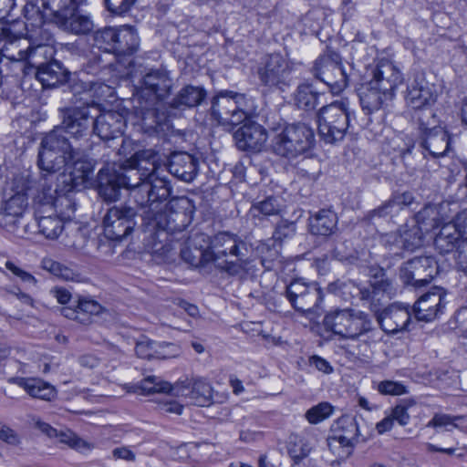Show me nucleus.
<instances>
[{
  "label": "nucleus",
  "instance_id": "f257e3e1",
  "mask_svg": "<svg viewBox=\"0 0 467 467\" xmlns=\"http://www.w3.org/2000/svg\"><path fill=\"white\" fill-rule=\"evenodd\" d=\"M161 155L154 150L135 152L116 171L130 198L141 211L145 232L154 235L159 232L174 234L183 231L192 221L193 205L187 197H174L170 181L161 172Z\"/></svg>",
  "mask_w": 467,
  "mask_h": 467
},
{
  "label": "nucleus",
  "instance_id": "f03ea898",
  "mask_svg": "<svg viewBox=\"0 0 467 467\" xmlns=\"http://www.w3.org/2000/svg\"><path fill=\"white\" fill-rule=\"evenodd\" d=\"M249 252L247 243L240 236L221 232L212 236L204 259L210 264H217L221 270L230 275H243L248 273L252 263Z\"/></svg>",
  "mask_w": 467,
  "mask_h": 467
},
{
  "label": "nucleus",
  "instance_id": "7ed1b4c3",
  "mask_svg": "<svg viewBox=\"0 0 467 467\" xmlns=\"http://www.w3.org/2000/svg\"><path fill=\"white\" fill-rule=\"evenodd\" d=\"M323 326L327 331L343 339L359 340L364 337L363 341L368 345L381 339L380 333L373 327L370 318L350 308L330 310L324 317Z\"/></svg>",
  "mask_w": 467,
  "mask_h": 467
},
{
  "label": "nucleus",
  "instance_id": "20e7f679",
  "mask_svg": "<svg viewBox=\"0 0 467 467\" xmlns=\"http://www.w3.org/2000/svg\"><path fill=\"white\" fill-rule=\"evenodd\" d=\"M294 64L281 53L260 58L254 68L258 85L268 92H284L293 84Z\"/></svg>",
  "mask_w": 467,
  "mask_h": 467
},
{
  "label": "nucleus",
  "instance_id": "39448f33",
  "mask_svg": "<svg viewBox=\"0 0 467 467\" xmlns=\"http://www.w3.org/2000/svg\"><path fill=\"white\" fill-rule=\"evenodd\" d=\"M314 142L313 130L305 123H297L276 130L271 139V148L275 154L291 160L310 150Z\"/></svg>",
  "mask_w": 467,
  "mask_h": 467
},
{
  "label": "nucleus",
  "instance_id": "423d86ee",
  "mask_svg": "<svg viewBox=\"0 0 467 467\" xmlns=\"http://www.w3.org/2000/svg\"><path fill=\"white\" fill-rule=\"evenodd\" d=\"M353 112L347 99H340L320 109L317 129L320 139L328 144L341 141L351 127Z\"/></svg>",
  "mask_w": 467,
  "mask_h": 467
},
{
  "label": "nucleus",
  "instance_id": "0eeeda50",
  "mask_svg": "<svg viewBox=\"0 0 467 467\" xmlns=\"http://www.w3.org/2000/svg\"><path fill=\"white\" fill-rule=\"evenodd\" d=\"M21 47L25 50L26 57L20 61L26 62L28 67L36 69V77L44 88L56 87L66 79L65 70L58 61L53 60L45 63L40 60L41 57H51L52 48L46 45L31 47L26 39H24Z\"/></svg>",
  "mask_w": 467,
  "mask_h": 467
},
{
  "label": "nucleus",
  "instance_id": "6e6552de",
  "mask_svg": "<svg viewBox=\"0 0 467 467\" xmlns=\"http://www.w3.org/2000/svg\"><path fill=\"white\" fill-rule=\"evenodd\" d=\"M249 114L244 94L223 90L212 100L211 115L222 126L241 124L247 119Z\"/></svg>",
  "mask_w": 467,
  "mask_h": 467
},
{
  "label": "nucleus",
  "instance_id": "1a4fd4ad",
  "mask_svg": "<svg viewBox=\"0 0 467 467\" xmlns=\"http://www.w3.org/2000/svg\"><path fill=\"white\" fill-rule=\"evenodd\" d=\"M312 73L317 79L329 87L333 93L337 94L348 87V77L341 57L334 50L327 49L315 60Z\"/></svg>",
  "mask_w": 467,
  "mask_h": 467
},
{
  "label": "nucleus",
  "instance_id": "9d476101",
  "mask_svg": "<svg viewBox=\"0 0 467 467\" xmlns=\"http://www.w3.org/2000/svg\"><path fill=\"white\" fill-rule=\"evenodd\" d=\"M29 178L17 175L12 182L13 194L4 201L0 208V227L13 230L27 207Z\"/></svg>",
  "mask_w": 467,
  "mask_h": 467
},
{
  "label": "nucleus",
  "instance_id": "9b49d317",
  "mask_svg": "<svg viewBox=\"0 0 467 467\" xmlns=\"http://www.w3.org/2000/svg\"><path fill=\"white\" fill-rule=\"evenodd\" d=\"M141 211L136 205H119L109 208L103 217L104 234L110 240H121L130 235L137 223L135 218L140 216Z\"/></svg>",
  "mask_w": 467,
  "mask_h": 467
},
{
  "label": "nucleus",
  "instance_id": "f8f14e48",
  "mask_svg": "<svg viewBox=\"0 0 467 467\" xmlns=\"http://www.w3.org/2000/svg\"><path fill=\"white\" fill-rule=\"evenodd\" d=\"M285 296L292 307L300 313H313L323 301L321 288L316 283L295 279L286 287Z\"/></svg>",
  "mask_w": 467,
  "mask_h": 467
},
{
  "label": "nucleus",
  "instance_id": "ddd939ff",
  "mask_svg": "<svg viewBox=\"0 0 467 467\" xmlns=\"http://www.w3.org/2000/svg\"><path fill=\"white\" fill-rule=\"evenodd\" d=\"M437 99L436 87L426 79L425 73L420 70L413 71L408 78L404 95L406 106L412 111L421 108L433 107Z\"/></svg>",
  "mask_w": 467,
  "mask_h": 467
},
{
  "label": "nucleus",
  "instance_id": "4468645a",
  "mask_svg": "<svg viewBox=\"0 0 467 467\" xmlns=\"http://www.w3.org/2000/svg\"><path fill=\"white\" fill-rule=\"evenodd\" d=\"M77 3L53 2L57 4L55 24L73 34L85 35L93 29L94 24L88 15L78 10Z\"/></svg>",
  "mask_w": 467,
  "mask_h": 467
},
{
  "label": "nucleus",
  "instance_id": "2eb2a0df",
  "mask_svg": "<svg viewBox=\"0 0 467 467\" xmlns=\"http://www.w3.org/2000/svg\"><path fill=\"white\" fill-rule=\"evenodd\" d=\"M383 331L388 334L410 330L411 311L409 305L393 303L384 308L377 317Z\"/></svg>",
  "mask_w": 467,
  "mask_h": 467
},
{
  "label": "nucleus",
  "instance_id": "dca6fc26",
  "mask_svg": "<svg viewBox=\"0 0 467 467\" xmlns=\"http://www.w3.org/2000/svg\"><path fill=\"white\" fill-rule=\"evenodd\" d=\"M441 288H434L422 295L413 305V313L419 321L432 322L443 314L446 300Z\"/></svg>",
  "mask_w": 467,
  "mask_h": 467
},
{
  "label": "nucleus",
  "instance_id": "f3484780",
  "mask_svg": "<svg viewBox=\"0 0 467 467\" xmlns=\"http://www.w3.org/2000/svg\"><path fill=\"white\" fill-rule=\"evenodd\" d=\"M434 265L431 257H415L400 268V278L406 285H425L434 276Z\"/></svg>",
  "mask_w": 467,
  "mask_h": 467
},
{
  "label": "nucleus",
  "instance_id": "a211bd4d",
  "mask_svg": "<svg viewBox=\"0 0 467 467\" xmlns=\"http://www.w3.org/2000/svg\"><path fill=\"white\" fill-rule=\"evenodd\" d=\"M91 109L98 111V109L89 104L66 109L63 120L64 127L62 128L67 134L75 138L88 134L94 119Z\"/></svg>",
  "mask_w": 467,
  "mask_h": 467
},
{
  "label": "nucleus",
  "instance_id": "6ab92c4d",
  "mask_svg": "<svg viewBox=\"0 0 467 467\" xmlns=\"http://www.w3.org/2000/svg\"><path fill=\"white\" fill-rule=\"evenodd\" d=\"M244 121L234 134L237 148L244 151H260L267 140L265 129L248 119Z\"/></svg>",
  "mask_w": 467,
  "mask_h": 467
},
{
  "label": "nucleus",
  "instance_id": "aec40b11",
  "mask_svg": "<svg viewBox=\"0 0 467 467\" xmlns=\"http://www.w3.org/2000/svg\"><path fill=\"white\" fill-rule=\"evenodd\" d=\"M29 186L32 188L28 191L33 199L35 212L40 209L42 211H52L54 201L58 191L55 185L56 176L53 174H44L37 182L29 179Z\"/></svg>",
  "mask_w": 467,
  "mask_h": 467
},
{
  "label": "nucleus",
  "instance_id": "412c9836",
  "mask_svg": "<svg viewBox=\"0 0 467 467\" xmlns=\"http://www.w3.org/2000/svg\"><path fill=\"white\" fill-rule=\"evenodd\" d=\"M171 78L164 68L150 69L142 78V94L150 97V100L164 99L171 92Z\"/></svg>",
  "mask_w": 467,
  "mask_h": 467
},
{
  "label": "nucleus",
  "instance_id": "4be33fe9",
  "mask_svg": "<svg viewBox=\"0 0 467 467\" xmlns=\"http://www.w3.org/2000/svg\"><path fill=\"white\" fill-rule=\"evenodd\" d=\"M401 81L400 69L391 61L380 60L372 69V78L368 83L388 93H394Z\"/></svg>",
  "mask_w": 467,
  "mask_h": 467
},
{
  "label": "nucleus",
  "instance_id": "5701e85b",
  "mask_svg": "<svg viewBox=\"0 0 467 467\" xmlns=\"http://www.w3.org/2000/svg\"><path fill=\"white\" fill-rule=\"evenodd\" d=\"M140 126L150 136L167 137L172 132L167 114L155 107L141 109Z\"/></svg>",
  "mask_w": 467,
  "mask_h": 467
},
{
  "label": "nucleus",
  "instance_id": "b1692460",
  "mask_svg": "<svg viewBox=\"0 0 467 467\" xmlns=\"http://www.w3.org/2000/svg\"><path fill=\"white\" fill-rule=\"evenodd\" d=\"M125 127V119L118 111H107L94 116L93 131L101 140H109L120 136Z\"/></svg>",
  "mask_w": 467,
  "mask_h": 467
},
{
  "label": "nucleus",
  "instance_id": "393cba45",
  "mask_svg": "<svg viewBox=\"0 0 467 467\" xmlns=\"http://www.w3.org/2000/svg\"><path fill=\"white\" fill-rule=\"evenodd\" d=\"M198 161L187 152H174L170 156L168 171L178 179L190 182L197 175Z\"/></svg>",
  "mask_w": 467,
  "mask_h": 467
},
{
  "label": "nucleus",
  "instance_id": "a878e982",
  "mask_svg": "<svg viewBox=\"0 0 467 467\" xmlns=\"http://www.w3.org/2000/svg\"><path fill=\"white\" fill-rule=\"evenodd\" d=\"M333 439L344 447H353L358 441L359 430L355 417L343 415L332 425Z\"/></svg>",
  "mask_w": 467,
  "mask_h": 467
},
{
  "label": "nucleus",
  "instance_id": "bb28decb",
  "mask_svg": "<svg viewBox=\"0 0 467 467\" xmlns=\"http://www.w3.org/2000/svg\"><path fill=\"white\" fill-rule=\"evenodd\" d=\"M394 95V93H388L368 83L360 92V105L363 111L370 115L373 112L385 109L389 102L393 99Z\"/></svg>",
  "mask_w": 467,
  "mask_h": 467
},
{
  "label": "nucleus",
  "instance_id": "cd10ccee",
  "mask_svg": "<svg viewBox=\"0 0 467 467\" xmlns=\"http://www.w3.org/2000/svg\"><path fill=\"white\" fill-rule=\"evenodd\" d=\"M7 381L23 388L34 399L51 400L57 394L55 388L41 379L12 377Z\"/></svg>",
  "mask_w": 467,
  "mask_h": 467
},
{
  "label": "nucleus",
  "instance_id": "c85d7f7f",
  "mask_svg": "<svg viewBox=\"0 0 467 467\" xmlns=\"http://www.w3.org/2000/svg\"><path fill=\"white\" fill-rule=\"evenodd\" d=\"M57 4L53 2H26L22 7L24 16L33 26H41L44 22L55 23Z\"/></svg>",
  "mask_w": 467,
  "mask_h": 467
},
{
  "label": "nucleus",
  "instance_id": "c756f323",
  "mask_svg": "<svg viewBox=\"0 0 467 467\" xmlns=\"http://www.w3.org/2000/svg\"><path fill=\"white\" fill-rule=\"evenodd\" d=\"M130 391H140L141 394L150 395L153 393H171L174 396L185 395V391L181 389V383L177 382L171 385L170 382L162 380L156 376H148L143 379L138 385L131 387Z\"/></svg>",
  "mask_w": 467,
  "mask_h": 467
},
{
  "label": "nucleus",
  "instance_id": "7c9ffc66",
  "mask_svg": "<svg viewBox=\"0 0 467 467\" xmlns=\"http://www.w3.org/2000/svg\"><path fill=\"white\" fill-rule=\"evenodd\" d=\"M74 158L75 155H65L41 142L37 163L41 171H47V174L55 175L57 171L67 166L68 160Z\"/></svg>",
  "mask_w": 467,
  "mask_h": 467
},
{
  "label": "nucleus",
  "instance_id": "2f4dec72",
  "mask_svg": "<svg viewBox=\"0 0 467 467\" xmlns=\"http://www.w3.org/2000/svg\"><path fill=\"white\" fill-rule=\"evenodd\" d=\"M99 195L107 202H115L120 196V189L124 188L118 178L116 170L103 168L98 175Z\"/></svg>",
  "mask_w": 467,
  "mask_h": 467
},
{
  "label": "nucleus",
  "instance_id": "473e14b6",
  "mask_svg": "<svg viewBox=\"0 0 467 467\" xmlns=\"http://www.w3.org/2000/svg\"><path fill=\"white\" fill-rule=\"evenodd\" d=\"M309 231L314 235L329 236L337 231V213L323 209L309 217Z\"/></svg>",
  "mask_w": 467,
  "mask_h": 467
},
{
  "label": "nucleus",
  "instance_id": "72a5a7b5",
  "mask_svg": "<svg viewBox=\"0 0 467 467\" xmlns=\"http://www.w3.org/2000/svg\"><path fill=\"white\" fill-rule=\"evenodd\" d=\"M39 233L47 239H57L64 229V220L49 210L35 212Z\"/></svg>",
  "mask_w": 467,
  "mask_h": 467
},
{
  "label": "nucleus",
  "instance_id": "f704fd0d",
  "mask_svg": "<svg viewBox=\"0 0 467 467\" xmlns=\"http://www.w3.org/2000/svg\"><path fill=\"white\" fill-rule=\"evenodd\" d=\"M421 143L425 150L435 158L444 156L450 150V136L442 128L424 133Z\"/></svg>",
  "mask_w": 467,
  "mask_h": 467
},
{
  "label": "nucleus",
  "instance_id": "c9c22d12",
  "mask_svg": "<svg viewBox=\"0 0 467 467\" xmlns=\"http://www.w3.org/2000/svg\"><path fill=\"white\" fill-rule=\"evenodd\" d=\"M181 389L185 391V395H179L178 397H189L192 401L201 407L208 406L213 398V389L211 385L203 379H196L190 389V383L181 381Z\"/></svg>",
  "mask_w": 467,
  "mask_h": 467
},
{
  "label": "nucleus",
  "instance_id": "e433bc0d",
  "mask_svg": "<svg viewBox=\"0 0 467 467\" xmlns=\"http://www.w3.org/2000/svg\"><path fill=\"white\" fill-rule=\"evenodd\" d=\"M424 234L416 224L406 223L399 229L394 240L400 247L407 251H414L422 246Z\"/></svg>",
  "mask_w": 467,
  "mask_h": 467
},
{
  "label": "nucleus",
  "instance_id": "4c0bfd02",
  "mask_svg": "<svg viewBox=\"0 0 467 467\" xmlns=\"http://www.w3.org/2000/svg\"><path fill=\"white\" fill-rule=\"evenodd\" d=\"M206 92L200 87L188 85L182 88L174 97L171 107L177 109L193 108L201 104L204 99Z\"/></svg>",
  "mask_w": 467,
  "mask_h": 467
},
{
  "label": "nucleus",
  "instance_id": "58836bf2",
  "mask_svg": "<svg viewBox=\"0 0 467 467\" xmlns=\"http://www.w3.org/2000/svg\"><path fill=\"white\" fill-rule=\"evenodd\" d=\"M461 233L453 223H444L434 239V245L441 254H447L460 244Z\"/></svg>",
  "mask_w": 467,
  "mask_h": 467
},
{
  "label": "nucleus",
  "instance_id": "ea45409f",
  "mask_svg": "<svg viewBox=\"0 0 467 467\" xmlns=\"http://www.w3.org/2000/svg\"><path fill=\"white\" fill-rule=\"evenodd\" d=\"M140 38L131 26H124L118 29L116 46L113 53L118 55H132L137 51Z\"/></svg>",
  "mask_w": 467,
  "mask_h": 467
},
{
  "label": "nucleus",
  "instance_id": "a19ab883",
  "mask_svg": "<svg viewBox=\"0 0 467 467\" xmlns=\"http://www.w3.org/2000/svg\"><path fill=\"white\" fill-rule=\"evenodd\" d=\"M442 221L441 207L437 204H427L416 213L413 223L424 233H429L439 227Z\"/></svg>",
  "mask_w": 467,
  "mask_h": 467
},
{
  "label": "nucleus",
  "instance_id": "79ce46f5",
  "mask_svg": "<svg viewBox=\"0 0 467 467\" xmlns=\"http://www.w3.org/2000/svg\"><path fill=\"white\" fill-rule=\"evenodd\" d=\"M67 165H72L71 181L78 184L87 182L93 172L92 162L86 158L84 152L76 150L75 158L68 160Z\"/></svg>",
  "mask_w": 467,
  "mask_h": 467
},
{
  "label": "nucleus",
  "instance_id": "37998d69",
  "mask_svg": "<svg viewBox=\"0 0 467 467\" xmlns=\"http://www.w3.org/2000/svg\"><path fill=\"white\" fill-rule=\"evenodd\" d=\"M67 135L63 128L57 127L47 133L41 142L65 155H75L76 150L69 143Z\"/></svg>",
  "mask_w": 467,
  "mask_h": 467
},
{
  "label": "nucleus",
  "instance_id": "c03bdc74",
  "mask_svg": "<svg viewBox=\"0 0 467 467\" xmlns=\"http://www.w3.org/2000/svg\"><path fill=\"white\" fill-rule=\"evenodd\" d=\"M76 206L77 204L74 199V192L69 189L66 192H57L51 212L64 221L70 220L75 213Z\"/></svg>",
  "mask_w": 467,
  "mask_h": 467
},
{
  "label": "nucleus",
  "instance_id": "a18cd8bd",
  "mask_svg": "<svg viewBox=\"0 0 467 467\" xmlns=\"http://www.w3.org/2000/svg\"><path fill=\"white\" fill-rule=\"evenodd\" d=\"M41 267L52 274L53 275L65 280V281H76L80 280V275L73 268L62 265L49 257H45L41 261Z\"/></svg>",
  "mask_w": 467,
  "mask_h": 467
},
{
  "label": "nucleus",
  "instance_id": "49530a36",
  "mask_svg": "<svg viewBox=\"0 0 467 467\" xmlns=\"http://www.w3.org/2000/svg\"><path fill=\"white\" fill-rule=\"evenodd\" d=\"M318 94L313 90L309 84H301L295 93V103L297 108L311 110L317 105Z\"/></svg>",
  "mask_w": 467,
  "mask_h": 467
},
{
  "label": "nucleus",
  "instance_id": "de8ad7c7",
  "mask_svg": "<svg viewBox=\"0 0 467 467\" xmlns=\"http://www.w3.org/2000/svg\"><path fill=\"white\" fill-rule=\"evenodd\" d=\"M118 29L117 27L106 26L97 30L93 35L94 45L106 53H113Z\"/></svg>",
  "mask_w": 467,
  "mask_h": 467
},
{
  "label": "nucleus",
  "instance_id": "09e8293b",
  "mask_svg": "<svg viewBox=\"0 0 467 467\" xmlns=\"http://www.w3.org/2000/svg\"><path fill=\"white\" fill-rule=\"evenodd\" d=\"M412 118L418 122L423 133L434 130L436 128H441L439 125L440 120L433 107H426L413 110Z\"/></svg>",
  "mask_w": 467,
  "mask_h": 467
},
{
  "label": "nucleus",
  "instance_id": "8fccbe9b",
  "mask_svg": "<svg viewBox=\"0 0 467 467\" xmlns=\"http://www.w3.org/2000/svg\"><path fill=\"white\" fill-rule=\"evenodd\" d=\"M279 212L280 204L277 199L267 197L261 202L254 203L249 210V215L252 218L262 219L263 217L278 214Z\"/></svg>",
  "mask_w": 467,
  "mask_h": 467
},
{
  "label": "nucleus",
  "instance_id": "3c124183",
  "mask_svg": "<svg viewBox=\"0 0 467 467\" xmlns=\"http://www.w3.org/2000/svg\"><path fill=\"white\" fill-rule=\"evenodd\" d=\"M163 346L160 343L145 339L137 342L135 346V353L140 358H163L161 349Z\"/></svg>",
  "mask_w": 467,
  "mask_h": 467
},
{
  "label": "nucleus",
  "instance_id": "603ef678",
  "mask_svg": "<svg viewBox=\"0 0 467 467\" xmlns=\"http://www.w3.org/2000/svg\"><path fill=\"white\" fill-rule=\"evenodd\" d=\"M334 408L328 402H320L313 406L306 412V419L311 424H317L329 418L333 413Z\"/></svg>",
  "mask_w": 467,
  "mask_h": 467
},
{
  "label": "nucleus",
  "instance_id": "864d4df0",
  "mask_svg": "<svg viewBox=\"0 0 467 467\" xmlns=\"http://www.w3.org/2000/svg\"><path fill=\"white\" fill-rule=\"evenodd\" d=\"M79 313L85 315L87 321L81 322V325H89L93 322L95 317L101 314L104 308L97 301L92 299L81 298L78 301Z\"/></svg>",
  "mask_w": 467,
  "mask_h": 467
},
{
  "label": "nucleus",
  "instance_id": "5fc2aeb1",
  "mask_svg": "<svg viewBox=\"0 0 467 467\" xmlns=\"http://www.w3.org/2000/svg\"><path fill=\"white\" fill-rule=\"evenodd\" d=\"M462 418V416L435 413L432 419L427 423V427L443 429L444 431H451L453 428H458L456 421Z\"/></svg>",
  "mask_w": 467,
  "mask_h": 467
},
{
  "label": "nucleus",
  "instance_id": "6e6d98bb",
  "mask_svg": "<svg viewBox=\"0 0 467 467\" xmlns=\"http://www.w3.org/2000/svg\"><path fill=\"white\" fill-rule=\"evenodd\" d=\"M16 7V2H0V24L6 28L12 36H14L22 44L24 39L21 35L15 34L11 28L5 25L4 21L11 22L16 19V15L13 14Z\"/></svg>",
  "mask_w": 467,
  "mask_h": 467
},
{
  "label": "nucleus",
  "instance_id": "4d7b16f0",
  "mask_svg": "<svg viewBox=\"0 0 467 467\" xmlns=\"http://www.w3.org/2000/svg\"><path fill=\"white\" fill-rule=\"evenodd\" d=\"M206 251L196 252L193 247H190L185 244V246L181 249L182 258L188 264L192 266H205L210 264V262H206L204 259V254Z\"/></svg>",
  "mask_w": 467,
  "mask_h": 467
},
{
  "label": "nucleus",
  "instance_id": "13d9d810",
  "mask_svg": "<svg viewBox=\"0 0 467 467\" xmlns=\"http://www.w3.org/2000/svg\"><path fill=\"white\" fill-rule=\"evenodd\" d=\"M376 389L382 395L391 396H400L408 392L405 385L393 380H382L379 382Z\"/></svg>",
  "mask_w": 467,
  "mask_h": 467
},
{
  "label": "nucleus",
  "instance_id": "bf43d9fd",
  "mask_svg": "<svg viewBox=\"0 0 467 467\" xmlns=\"http://www.w3.org/2000/svg\"><path fill=\"white\" fill-rule=\"evenodd\" d=\"M5 268L10 271L15 276H16L21 282L25 283L29 286H36L37 280L29 272L20 267L17 264L13 261H6L5 264Z\"/></svg>",
  "mask_w": 467,
  "mask_h": 467
},
{
  "label": "nucleus",
  "instance_id": "052dcab7",
  "mask_svg": "<svg viewBox=\"0 0 467 467\" xmlns=\"http://www.w3.org/2000/svg\"><path fill=\"white\" fill-rule=\"evenodd\" d=\"M60 437L62 442L68 444L71 448L80 452L89 451L93 448L90 443L78 437L71 431L63 432Z\"/></svg>",
  "mask_w": 467,
  "mask_h": 467
},
{
  "label": "nucleus",
  "instance_id": "680f3d73",
  "mask_svg": "<svg viewBox=\"0 0 467 467\" xmlns=\"http://www.w3.org/2000/svg\"><path fill=\"white\" fill-rule=\"evenodd\" d=\"M296 234V224L292 222H280L273 234L275 242H283L286 238H291Z\"/></svg>",
  "mask_w": 467,
  "mask_h": 467
},
{
  "label": "nucleus",
  "instance_id": "e2e57ef3",
  "mask_svg": "<svg viewBox=\"0 0 467 467\" xmlns=\"http://www.w3.org/2000/svg\"><path fill=\"white\" fill-rule=\"evenodd\" d=\"M212 237L206 234L196 232L192 233L186 240V244L190 247H193L196 252L206 251V248L210 246Z\"/></svg>",
  "mask_w": 467,
  "mask_h": 467
},
{
  "label": "nucleus",
  "instance_id": "0e129e2a",
  "mask_svg": "<svg viewBox=\"0 0 467 467\" xmlns=\"http://www.w3.org/2000/svg\"><path fill=\"white\" fill-rule=\"evenodd\" d=\"M412 405L411 401H404L396 405L390 413V416L393 418V420L398 421V423L401 426H405L410 421V414L408 413V409Z\"/></svg>",
  "mask_w": 467,
  "mask_h": 467
},
{
  "label": "nucleus",
  "instance_id": "69168bd1",
  "mask_svg": "<svg viewBox=\"0 0 467 467\" xmlns=\"http://www.w3.org/2000/svg\"><path fill=\"white\" fill-rule=\"evenodd\" d=\"M389 201H390L393 208L401 210L405 207L410 206L411 203H413L415 201V197H414L413 193L410 192H397V193L392 194Z\"/></svg>",
  "mask_w": 467,
  "mask_h": 467
},
{
  "label": "nucleus",
  "instance_id": "338daca9",
  "mask_svg": "<svg viewBox=\"0 0 467 467\" xmlns=\"http://www.w3.org/2000/svg\"><path fill=\"white\" fill-rule=\"evenodd\" d=\"M288 452L294 462L298 463L309 454L310 448L306 443L300 440L298 442H295L290 445Z\"/></svg>",
  "mask_w": 467,
  "mask_h": 467
},
{
  "label": "nucleus",
  "instance_id": "774afa93",
  "mask_svg": "<svg viewBox=\"0 0 467 467\" xmlns=\"http://www.w3.org/2000/svg\"><path fill=\"white\" fill-rule=\"evenodd\" d=\"M455 260L458 268L467 273V238L462 240L458 244Z\"/></svg>",
  "mask_w": 467,
  "mask_h": 467
}]
</instances>
